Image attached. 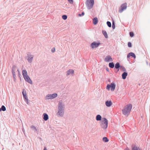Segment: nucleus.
I'll return each instance as SVG.
<instances>
[{
	"label": "nucleus",
	"instance_id": "5",
	"mask_svg": "<svg viewBox=\"0 0 150 150\" xmlns=\"http://www.w3.org/2000/svg\"><path fill=\"white\" fill-rule=\"evenodd\" d=\"M86 4L88 9H91L93 7L94 4V0H87Z\"/></svg>",
	"mask_w": 150,
	"mask_h": 150
},
{
	"label": "nucleus",
	"instance_id": "41",
	"mask_svg": "<svg viewBox=\"0 0 150 150\" xmlns=\"http://www.w3.org/2000/svg\"><path fill=\"white\" fill-rule=\"evenodd\" d=\"M81 15L82 16H83L84 14V12H82V13H81Z\"/></svg>",
	"mask_w": 150,
	"mask_h": 150
},
{
	"label": "nucleus",
	"instance_id": "28",
	"mask_svg": "<svg viewBox=\"0 0 150 150\" xmlns=\"http://www.w3.org/2000/svg\"><path fill=\"white\" fill-rule=\"evenodd\" d=\"M132 150H141V149L139 147L134 146Z\"/></svg>",
	"mask_w": 150,
	"mask_h": 150
},
{
	"label": "nucleus",
	"instance_id": "11",
	"mask_svg": "<svg viewBox=\"0 0 150 150\" xmlns=\"http://www.w3.org/2000/svg\"><path fill=\"white\" fill-rule=\"evenodd\" d=\"M74 71L73 70L70 69L67 71L66 72L67 74H66V76H68L70 74H74Z\"/></svg>",
	"mask_w": 150,
	"mask_h": 150
},
{
	"label": "nucleus",
	"instance_id": "36",
	"mask_svg": "<svg viewBox=\"0 0 150 150\" xmlns=\"http://www.w3.org/2000/svg\"><path fill=\"white\" fill-rule=\"evenodd\" d=\"M128 46L129 47H132V44L130 42H129L128 43Z\"/></svg>",
	"mask_w": 150,
	"mask_h": 150
},
{
	"label": "nucleus",
	"instance_id": "10",
	"mask_svg": "<svg viewBox=\"0 0 150 150\" xmlns=\"http://www.w3.org/2000/svg\"><path fill=\"white\" fill-rule=\"evenodd\" d=\"M112 103L111 100H107L105 102V104L107 107H110L112 104Z\"/></svg>",
	"mask_w": 150,
	"mask_h": 150
},
{
	"label": "nucleus",
	"instance_id": "20",
	"mask_svg": "<svg viewBox=\"0 0 150 150\" xmlns=\"http://www.w3.org/2000/svg\"><path fill=\"white\" fill-rule=\"evenodd\" d=\"M109 66L110 68H113L115 66L114 63L112 62H110L109 64Z\"/></svg>",
	"mask_w": 150,
	"mask_h": 150
},
{
	"label": "nucleus",
	"instance_id": "14",
	"mask_svg": "<svg viewBox=\"0 0 150 150\" xmlns=\"http://www.w3.org/2000/svg\"><path fill=\"white\" fill-rule=\"evenodd\" d=\"M110 86L111 88V91H113L115 89V84L113 83H112L110 84Z\"/></svg>",
	"mask_w": 150,
	"mask_h": 150
},
{
	"label": "nucleus",
	"instance_id": "21",
	"mask_svg": "<svg viewBox=\"0 0 150 150\" xmlns=\"http://www.w3.org/2000/svg\"><path fill=\"white\" fill-rule=\"evenodd\" d=\"M57 94L56 93H55L52 94H51V99H53L57 97Z\"/></svg>",
	"mask_w": 150,
	"mask_h": 150
},
{
	"label": "nucleus",
	"instance_id": "30",
	"mask_svg": "<svg viewBox=\"0 0 150 150\" xmlns=\"http://www.w3.org/2000/svg\"><path fill=\"white\" fill-rule=\"evenodd\" d=\"M68 2L71 4H73L74 3L73 0H68Z\"/></svg>",
	"mask_w": 150,
	"mask_h": 150
},
{
	"label": "nucleus",
	"instance_id": "37",
	"mask_svg": "<svg viewBox=\"0 0 150 150\" xmlns=\"http://www.w3.org/2000/svg\"><path fill=\"white\" fill-rule=\"evenodd\" d=\"M55 50V47H53L51 50V52L52 53H54Z\"/></svg>",
	"mask_w": 150,
	"mask_h": 150
},
{
	"label": "nucleus",
	"instance_id": "9",
	"mask_svg": "<svg viewBox=\"0 0 150 150\" xmlns=\"http://www.w3.org/2000/svg\"><path fill=\"white\" fill-rule=\"evenodd\" d=\"M104 61L106 62H112L113 61L112 58L109 55H107L105 58Z\"/></svg>",
	"mask_w": 150,
	"mask_h": 150
},
{
	"label": "nucleus",
	"instance_id": "13",
	"mask_svg": "<svg viewBox=\"0 0 150 150\" xmlns=\"http://www.w3.org/2000/svg\"><path fill=\"white\" fill-rule=\"evenodd\" d=\"M130 56L134 57V58H136V55L133 52H130L127 55V58H129Z\"/></svg>",
	"mask_w": 150,
	"mask_h": 150
},
{
	"label": "nucleus",
	"instance_id": "44",
	"mask_svg": "<svg viewBox=\"0 0 150 150\" xmlns=\"http://www.w3.org/2000/svg\"><path fill=\"white\" fill-rule=\"evenodd\" d=\"M125 150H129V149L128 148L125 149Z\"/></svg>",
	"mask_w": 150,
	"mask_h": 150
},
{
	"label": "nucleus",
	"instance_id": "1",
	"mask_svg": "<svg viewBox=\"0 0 150 150\" xmlns=\"http://www.w3.org/2000/svg\"><path fill=\"white\" fill-rule=\"evenodd\" d=\"M65 105L62 102H59L58 103V111L57 113V115L58 117H62L64 115V112Z\"/></svg>",
	"mask_w": 150,
	"mask_h": 150
},
{
	"label": "nucleus",
	"instance_id": "38",
	"mask_svg": "<svg viewBox=\"0 0 150 150\" xmlns=\"http://www.w3.org/2000/svg\"><path fill=\"white\" fill-rule=\"evenodd\" d=\"M121 67L122 68V71H126V69L123 66H122V67Z\"/></svg>",
	"mask_w": 150,
	"mask_h": 150
},
{
	"label": "nucleus",
	"instance_id": "16",
	"mask_svg": "<svg viewBox=\"0 0 150 150\" xmlns=\"http://www.w3.org/2000/svg\"><path fill=\"white\" fill-rule=\"evenodd\" d=\"M43 119L45 121L47 120L48 119V116L46 113H44L43 114Z\"/></svg>",
	"mask_w": 150,
	"mask_h": 150
},
{
	"label": "nucleus",
	"instance_id": "15",
	"mask_svg": "<svg viewBox=\"0 0 150 150\" xmlns=\"http://www.w3.org/2000/svg\"><path fill=\"white\" fill-rule=\"evenodd\" d=\"M128 74L127 72H124L122 74V78L123 79H125L126 78V77L127 76Z\"/></svg>",
	"mask_w": 150,
	"mask_h": 150
},
{
	"label": "nucleus",
	"instance_id": "27",
	"mask_svg": "<svg viewBox=\"0 0 150 150\" xmlns=\"http://www.w3.org/2000/svg\"><path fill=\"white\" fill-rule=\"evenodd\" d=\"M31 128L33 130H34V132H36L37 131V129H36V127L33 125H32L31 127Z\"/></svg>",
	"mask_w": 150,
	"mask_h": 150
},
{
	"label": "nucleus",
	"instance_id": "25",
	"mask_svg": "<svg viewBox=\"0 0 150 150\" xmlns=\"http://www.w3.org/2000/svg\"><path fill=\"white\" fill-rule=\"evenodd\" d=\"M50 99H51V94H48L45 97V99L46 100H48Z\"/></svg>",
	"mask_w": 150,
	"mask_h": 150
},
{
	"label": "nucleus",
	"instance_id": "35",
	"mask_svg": "<svg viewBox=\"0 0 150 150\" xmlns=\"http://www.w3.org/2000/svg\"><path fill=\"white\" fill-rule=\"evenodd\" d=\"M111 87L110 85L108 84L107 85V86L106 88L108 90H109L110 88Z\"/></svg>",
	"mask_w": 150,
	"mask_h": 150
},
{
	"label": "nucleus",
	"instance_id": "23",
	"mask_svg": "<svg viewBox=\"0 0 150 150\" xmlns=\"http://www.w3.org/2000/svg\"><path fill=\"white\" fill-rule=\"evenodd\" d=\"M6 110V108L4 105H2L1 108H0V111H4Z\"/></svg>",
	"mask_w": 150,
	"mask_h": 150
},
{
	"label": "nucleus",
	"instance_id": "45",
	"mask_svg": "<svg viewBox=\"0 0 150 150\" xmlns=\"http://www.w3.org/2000/svg\"><path fill=\"white\" fill-rule=\"evenodd\" d=\"M82 16L81 14H79V16Z\"/></svg>",
	"mask_w": 150,
	"mask_h": 150
},
{
	"label": "nucleus",
	"instance_id": "4",
	"mask_svg": "<svg viewBox=\"0 0 150 150\" xmlns=\"http://www.w3.org/2000/svg\"><path fill=\"white\" fill-rule=\"evenodd\" d=\"M108 120L105 118H103L100 125L101 127L104 129H106L108 125Z\"/></svg>",
	"mask_w": 150,
	"mask_h": 150
},
{
	"label": "nucleus",
	"instance_id": "18",
	"mask_svg": "<svg viewBox=\"0 0 150 150\" xmlns=\"http://www.w3.org/2000/svg\"><path fill=\"white\" fill-rule=\"evenodd\" d=\"M98 21V19L96 17L94 18L93 19V23L94 25L97 24Z\"/></svg>",
	"mask_w": 150,
	"mask_h": 150
},
{
	"label": "nucleus",
	"instance_id": "43",
	"mask_svg": "<svg viewBox=\"0 0 150 150\" xmlns=\"http://www.w3.org/2000/svg\"><path fill=\"white\" fill-rule=\"evenodd\" d=\"M43 150H47V149L46 147H45L44 148Z\"/></svg>",
	"mask_w": 150,
	"mask_h": 150
},
{
	"label": "nucleus",
	"instance_id": "6",
	"mask_svg": "<svg viewBox=\"0 0 150 150\" xmlns=\"http://www.w3.org/2000/svg\"><path fill=\"white\" fill-rule=\"evenodd\" d=\"M34 57V55L31 54L30 53L28 52L27 54V60L29 63H31L33 61Z\"/></svg>",
	"mask_w": 150,
	"mask_h": 150
},
{
	"label": "nucleus",
	"instance_id": "8",
	"mask_svg": "<svg viewBox=\"0 0 150 150\" xmlns=\"http://www.w3.org/2000/svg\"><path fill=\"white\" fill-rule=\"evenodd\" d=\"M100 44V43L99 42L97 43L96 42L94 41L91 44V47L92 48L94 49L97 47Z\"/></svg>",
	"mask_w": 150,
	"mask_h": 150
},
{
	"label": "nucleus",
	"instance_id": "26",
	"mask_svg": "<svg viewBox=\"0 0 150 150\" xmlns=\"http://www.w3.org/2000/svg\"><path fill=\"white\" fill-rule=\"evenodd\" d=\"M103 141L105 142H107L109 140L106 137H104L103 138Z\"/></svg>",
	"mask_w": 150,
	"mask_h": 150
},
{
	"label": "nucleus",
	"instance_id": "12",
	"mask_svg": "<svg viewBox=\"0 0 150 150\" xmlns=\"http://www.w3.org/2000/svg\"><path fill=\"white\" fill-rule=\"evenodd\" d=\"M22 93L24 98H25V99H26V100H27L28 97L27 96V94L26 91L25 90V89L23 90V91L22 92Z\"/></svg>",
	"mask_w": 150,
	"mask_h": 150
},
{
	"label": "nucleus",
	"instance_id": "24",
	"mask_svg": "<svg viewBox=\"0 0 150 150\" xmlns=\"http://www.w3.org/2000/svg\"><path fill=\"white\" fill-rule=\"evenodd\" d=\"M16 65H14L13 66L12 69V72H15V71L16 69Z\"/></svg>",
	"mask_w": 150,
	"mask_h": 150
},
{
	"label": "nucleus",
	"instance_id": "31",
	"mask_svg": "<svg viewBox=\"0 0 150 150\" xmlns=\"http://www.w3.org/2000/svg\"><path fill=\"white\" fill-rule=\"evenodd\" d=\"M62 18L64 20H65L67 18V16L66 15H63L62 16Z\"/></svg>",
	"mask_w": 150,
	"mask_h": 150
},
{
	"label": "nucleus",
	"instance_id": "29",
	"mask_svg": "<svg viewBox=\"0 0 150 150\" xmlns=\"http://www.w3.org/2000/svg\"><path fill=\"white\" fill-rule=\"evenodd\" d=\"M107 24L108 26L110 28L111 27V24L110 22L108 21L107 22Z\"/></svg>",
	"mask_w": 150,
	"mask_h": 150
},
{
	"label": "nucleus",
	"instance_id": "19",
	"mask_svg": "<svg viewBox=\"0 0 150 150\" xmlns=\"http://www.w3.org/2000/svg\"><path fill=\"white\" fill-rule=\"evenodd\" d=\"M102 117L100 115H97L96 116V120L97 121H100L101 120Z\"/></svg>",
	"mask_w": 150,
	"mask_h": 150
},
{
	"label": "nucleus",
	"instance_id": "34",
	"mask_svg": "<svg viewBox=\"0 0 150 150\" xmlns=\"http://www.w3.org/2000/svg\"><path fill=\"white\" fill-rule=\"evenodd\" d=\"M129 35L131 37H132L133 36L134 34L133 32H131L129 33Z\"/></svg>",
	"mask_w": 150,
	"mask_h": 150
},
{
	"label": "nucleus",
	"instance_id": "40",
	"mask_svg": "<svg viewBox=\"0 0 150 150\" xmlns=\"http://www.w3.org/2000/svg\"><path fill=\"white\" fill-rule=\"evenodd\" d=\"M17 71H18V74H20V71H19V70L18 69L17 70Z\"/></svg>",
	"mask_w": 150,
	"mask_h": 150
},
{
	"label": "nucleus",
	"instance_id": "22",
	"mask_svg": "<svg viewBox=\"0 0 150 150\" xmlns=\"http://www.w3.org/2000/svg\"><path fill=\"white\" fill-rule=\"evenodd\" d=\"M102 33L103 35L104 36L105 38H108V35H107V34L106 33V32L104 30H102Z\"/></svg>",
	"mask_w": 150,
	"mask_h": 150
},
{
	"label": "nucleus",
	"instance_id": "42",
	"mask_svg": "<svg viewBox=\"0 0 150 150\" xmlns=\"http://www.w3.org/2000/svg\"><path fill=\"white\" fill-rule=\"evenodd\" d=\"M106 71H108V72L109 71V69H108V68H106Z\"/></svg>",
	"mask_w": 150,
	"mask_h": 150
},
{
	"label": "nucleus",
	"instance_id": "2",
	"mask_svg": "<svg viewBox=\"0 0 150 150\" xmlns=\"http://www.w3.org/2000/svg\"><path fill=\"white\" fill-rule=\"evenodd\" d=\"M132 108V105L131 104L127 105L122 110L123 114L126 116H127L129 114Z\"/></svg>",
	"mask_w": 150,
	"mask_h": 150
},
{
	"label": "nucleus",
	"instance_id": "32",
	"mask_svg": "<svg viewBox=\"0 0 150 150\" xmlns=\"http://www.w3.org/2000/svg\"><path fill=\"white\" fill-rule=\"evenodd\" d=\"M115 25L114 22L113 21L112 22V28L115 29Z\"/></svg>",
	"mask_w": 150,
	"mask_h": 150
},
{
	"label": "nucleus",
	"instance_id": "7",
	"mask_svg": "<svg viewBox=\"0 0 150 150\" xmlns=\"http://www.w3.org/2000/svg\"><path fill=\"white\" fill-rule=\"evenodd\" d=\"M127 4L126 3L122 4L121 6V8L119 9V11L120 13H122L123 11L126 9Z\"/></svg>",
	"mask_w": 150,
	"mask_h": 150
},
{
	"label": "nucleus",
	"instance_id": "39",
	"mask_svg": "<svg viewBox=\"0 0 150 150\" xmlns=\"http://www.w3.org/2000/svg\"><path fill=\"white\" fill-rule=\"evenodd\" d=\"M25 102L26 103L28 104H29V102H28V98H27V100H26V99H25Z\"/></svg>",
	"mask_w": 150,
	"mask_h": 150
},
{
	"label": "nucleus",
	"instance_id": "3",
	"mask_svg": "<svg viewBox=\"0 0 150 150\" xmlns=\"http://www.w3.org/2000/svg\"><path fill=\"white\" fill-rule=\"evenodd\" d=\"M22 75L25 80L28 83L32 84V82L28 75H27V72L25 70H23L22 72Z\"/></svg>",
	"mask_w": 150,
	"mask_h": 150
},
{
	"label": "nucleus",
	"instance_id": "17",
	"mask_svg": "<svg viewBox=\"0 0 150 150\" xmlns=\"http://www.w3.org/2000/svg\"><path fill=\"white\" fill-rule=\"evenodd\" d=\"M121 67L120 66V64L118 62L115 65V68L117 69L118 71H119L120 69V68Z\"/></svg>",
	"mask_w": 150,
	"mask_h": 150
},
{
	"label": "nucleus",
	"instance_id": "33",
	"mask_svg": "<svg viewBox=\"0 0 150 150\" xmlns=\"http://www.w3.org/2000/svg\"><path fill=\"white\" fill-rule=\"evenodd\" d=\"M12 73L13 75V78L15 80L16 79V77L15 72H12Z\"/></svg>",
	"mask_w": 150,
	"mask_h": 150
}]
</instances>
